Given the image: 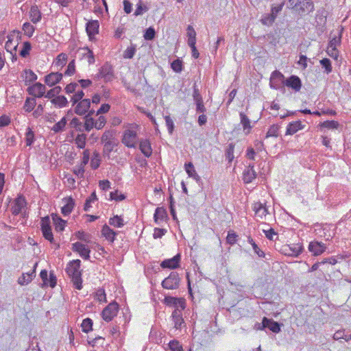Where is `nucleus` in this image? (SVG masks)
<instances>
[{"mask_svg":"<svg viewBox=\"0 0 351 351\" xmlns=\"http://www.w3.org/2000/svg\"><path fill=\"white\" fill-rule=\"evenodd\" d=\"M193 99L194 102L203 101V98L202 95L200 94L199 90L197 86L196 83H194L193 86Z\"/></svg>","mask_w":351,"mask_h":351,"instance_id":"obj_59","label":"nucleus"},{"mask_svg":"<svg viewBox=\"0 0 351 351\" xmlns=\"http://www.w3.org/2000/svg\"><path fill=\"white\" fill-rule=\"evenodd\" d=\"M305 125H303L300 121H295L290 122L286 130V135H293L298 131L304 129Z\"/></svg>","mask_w":351,"mask_h":351,"instance_id":"obj_19","label":"nucleus"},{"mask_svg":"<svg viewBox=\"0 0 351 351\" xmlns=\"http://www.w3.org/2000/svg\"><path fill=\"white\" fill-rule=\"evenodd\" d=\"M167 218V213L166 210L163 207H158L155 210L154 215V219L156 223L158 221H163Z\"/></svg>","mask_w":351,"mask_h":351,"instance_id":"obj_34","label":"nucleus"},{"mask_svg":"<svg viewBox=\"0 0 351 351\" xmlns=\"http://www.w3.org/2000/svg\"><path fill=\"white\" fill-rule=\"evenodd\" d=\"M138 141L137 133L132 130H125L121 142L128 147L134 148Z\"/></svg>","mask_w":351,"mask_h":351,"instance_id":"obj_4","label":"nucleus"},{"mask_svg":"<svg viewBox=\"0 0 351 351\" xmlns=\"http://www.w3.org/2000/svg\"><path fill=\"white\" fill-rule=\"evenodd\" d=\"M97 200V197L95 192H93L91 195L86 199L84 210L85 211H88L90 208H91V204Z\"/></svg>","mask_w":351,"mask_h":351,"instance_id":"obj_51","label":"nucleus"},{"mask_svg":"<svg viewBox=\"0 0 351 351\" xmlns=\"http://www.w3.org/2000/svg\"><path fill=\"white\" fill-rule=\"evenodd\" d=\"M31 49V43L28 41L24 42L23 44V48L19 52L20 56L23 58H26L29 54Z\"/></svg>","mask_w":351,"mask_h":351,"instance_id":"obj_55","label":"nucleus"},{"mask_svg":"<svg viewBox=\"0 0 351 351\" xmlns=\"http://www.w3.org/2000/svg\"><path fill=\"white\" fill-rule=\"evenodd\" d=\"M51 101L54 106L58 108L66 107L69 104L67 99L64 95H58L56 97L52 99Z\"/></svg>","mask_w":351,"mask_h":351,"instance_id":"obj_35","label":"nucleus"},{"mask_svg":"<svg viewBox=\"0 0 351 351\" xmlns=\"http://www.w3.org/2000/svg\"><path fill=\"white\" fill-rule=\"evenodd\" d=\"M285 80L284 75L280 71L276 70L271 73L270 77V87L275 90H280L282 93H285Z\"/></svg>","mask_w":351,"mask_h":351,"instance_id":"obj_2","label":"nucleus"},{"mask_svg":"<svg viewBox=\"0 0 351 351\" xmlns=\"http://www.w3.org/2000/svg\"><path fill=\"white\" fill-rule=\"evenodd\" d=\"M81 267V261L75 259L68 263L65 271L71 279L75 289L81 290L82 289V271L80 269Z\"/></svg>","mask_w":351,"mask_h":351,"instance_id":"obj_1","label":"nucleus"},{"mask_svg":"<svg viewBox=\"0 0 351 351\" xmlns=\"http://www.w3.org/2000/svg\"><path fill=\"white\" fill-rule=\"evenodd\" d=\"M43 235L45 239L48 240L51 243H54V238L51 231V228L42 229Z\"/></svg>","mask_w":351,"mask_h":351,"instance_id":"obj_62","label":"nucleus"},{"mask_svg":"<svg viewBox=\"0 0 351 351\" xmlns=\"http://www.w3.org/2000/svg\"><path fill=\"white\" fill-rule=\"evenodd\" d=\"M35 141L34 133L30 128L25 132V143L27 146H31Z\"/></svg>","mask_w":351,"mask_h":351,"instance_id":"obj_48","label":"nucleus"},{"mask_svg":"<svg viewBox=\"0 0 351 351\" xmlns=\"http://www.w3.org/2000/svg\"><path fill=\"white\" fill-rule=\"evenodd\" d=\"M119 145V141H113L112 142H106L104 143L103 156L104 158L110 159V154L114 151V148Z\"/></svg>","mask_w":351,"mask_h":351,"instance_id":"obj_25","label":"nucleus"},{"mask_svg":"<svg viewBox=\"0 0 351 351\" xmlns=\"http://www.w3.org/2000/svg\"><path fill=\"white\" fill-rule=\"evenodd\" d=\"M63 73L52 72L45 77V82L49 86H53L60 82L62 79Z\"/></svg>","mask_w":351,"mask_h":351,"instance_id":"obj_16","label":"nucleus"},{"mask_svg":"<svg viewBox=\"0 0 351 351\" xmlns=\"http://www.w3.org/2000/svg\"><path fill=\"white\" fill-rule=\"evenodd\" d=\"M285 86L291 88L295 92H298L302 88V81L298 76L292 75L285 80Z\"/></svg>","mask_w":351,"mask_h":351,"instance_id":"obj_12","label":"nucleus"},{"mask_svg":"<svg viewBox=\"0 0 351 351\" xmlns=\"http://www.w3.org/2000/svg\"><path fill=\"white\" fill-rule=\"evenodd\" d=\"M36 276V270L34 269L31 272L23 274V275L19 278L18 282L21 285H27L30 282L33 278Z\"/></svg>","mask_w":351,"mask_h":351,"instance_id":"obj_32","label":"nucleus"},{"mask_svg":"<svg viewBox=\"0 0 351 351\" xmlns=\"http://www.w3.org/2000/svg\"><path fill=\"white\" fill-rule=\"evenodd\" d=\"M95 113V110L91 108L88 113L84 117V130L86 132H90L93 128H95V119L93 118Z\"/></svg>","mask_w":351,"mask_h":351,"instance_id":"obj_20","label":"nucleus"},{"mask_svg":"<svg viewBox=\"0 0 351 351\" xmlns=\"http://www.w3.org/2000/svg\"><path fill=\"white\" fill-rule=\"evenodd\" d=\"M234 144L232 143H229L226 149V154H225L226 158L228 160L229 163H231L234 158Z\"/></svg>","mask_w":351,"mask_h":351,"instance_id":"obj_46","label":"nucleus"},{"mask_svg":"<svg viewBox=\"0 0 351 351\" xmlns=\"http://www.w3.org/2000/svg\"><path fill=\"white\" fill-rule=\"evenodd\" d=\"M71 250L77 252L83 259H90V250L86 245L80 242H75L72 244Z\"/></svg>","mask_w":351,"mask_h":351,"instance_id":"obj_8","label":"nucleus"},{"mask_svg":"<svg viewBox=\"0 0 351 351\" xmlns=\"http://www.w3.org/2000/svg\"><path fill=\"white\" fill-rule=\"evenodd\" d=\"M136 51V45L132 44L130 47H128L123 52V56L124 58L132 59Z\"/></svg>","mask_w":351,"mask_h":351,"instance_id":"obj_52","label":"nucleus"},{"mask_svg":"<svg viewBox=\"0 0 351 351\" xmlns=\"http://www.w3.org/2000/svg\"><path fill=\"white\" fill-rule=\"evenodd\" d=\"M156 34L154 28L149 27L145 29L143 37L146 40H152L156 37Z\"/></svg>","mask_w":351,"mask_h":351,"instance_id":"obj_58","label":"nucleus"},{"mask_svg":"<svg viewBox=\"0 0 351 351\" xmlns=\"http://www.w3.org/2000/svg\"><path fill=\"white\" fill-rule=\"evenodd\" d=\"M171 68L176 73H181L183 70V62L182 60L179 58L173 60L171 63Z\"/></svg>","mask_w":351,"mask_h":351,"instance_id":"obj_49","label":"nucleus"},{"mask_svg":"<svg viewBox=\"0 0 351 351\" xmlns=\"http://www.w3.org/2000/svg\"><path fill=\"white\" fill-rule=\"evenodd\" d=\"M108 223L110 226L116 228H122L124 226L125 223L121 216L114 215L112 217L109 219Z\"/></svg>","mask_w":351,"mask_h":351,"instance_id":"obj_37","label":"nucleus"},{"mask_svg":"<svg viewBox=\"0 0 351 351\" xmlns=\"http://www.w3.org/2000/svg\"><path fill=\"white\" fill-rule=\"evenodd\" d=\"M117 232L114 231L111 229L108 225L105 224L103 226L101 229V234L104 236L108 241L113 243L115 240L116 236L117 235Z\"/></svg>","mask_w":351,"mask_h":351,"instance_id":"obj_22","label":"nucleus"},{"mask_svg":"<svg viewBox=\"0 0 351 351\" xmlns=\"http://www.w3.org/2000/svg\"><path fill=\"white\" fill-rule=\"evenodd\" d=\"M167 351H183L182 345L176 339L171 340L167 344Z\"/></svg>","mask_w":351,"mask_h":351,"instance_id":"obj_38","label":"nucleus"},{"mask_svg":"<svg viewBox=\"0 0 351 351\" xmlns=\"http://www.w3.org/2000/svg\"><path fill=\"white\" fill-rule=\"evenodd\" d=\"M27 90L29 95L35 97L40 98L42 97H45L46 88L43 84L36 82L32 86H29L27 88Z\"/></svg>","mask_w":351,"mask_h":351,"instance_id":"obj_13","label":"nucleus"},{"mask_svg":"<svg viewBox=\"0 0 351 351\" xmlns=\"http://www.w3.org/2000/svg\"><path fill=\"white\" fill-rule=\"evenodd\" d=\"M25 74V81L27 82H33L37 80V75L31 69H25L24 71Z\"/></svg>","mask_w":351,"mask_h":351,"instance_id":"obj_61","label":"nucleus"},{"mask_svg":"<svg viewBox=\"0 0 351 351\" xmlns=\"http://www.w3.org/2000/svg\"><path fill=\"white\" fill-rule=\"evenodd\" d=\"M241 124L243 126L245 134L247 135L251 132L252 126L250 124V120L244 112L239 113Z\"/></svg>","mask_w":351,"mask_h":351,"instance_id":"obj_27","label":"nucleus"},{"mask_svg":"<svg viewBox=\"0 0 351 351\" xmlns=\"http://www.w3.org/2000/svg\"><path fill=\"white\" fill-rule=\"evenodd\" d=\"M26 205L27 202L25 197L22 195L19 196L14 199L10 208L12 214L14 216L19 215L25 209Z\"/></svg>","mask_w":351,"mask_h":351,"instance_id":"obj_7","label":"nucleus"},{"mask_svg":"<svg viewBox=\"0 0 351 351\" xmlns=\"http://www.w3.org/2000/svg\"><path fill=\"white\" fill-rule=\"evenodd\" d=\"M93 320L90 318H86L81 324L82 330L85 333H88L93 330Z\"/></svg>","mask_w":351,"mask_h":351,"instance_id":"obj_40","label":"nucleus"},{"mask_svg":"<svg viewBox=\"0 0 351 351\" xmlns=\"http://www.w3.org/2000/svg\"><path fill=\"white\" fill-rule=\"evenodd\" d=\"M280 126L276 124L271 125L266 134L265 138L278 137Z\"/></svg>","mask_w":351,"mask_h":351,"instance_id":"obj_53","label":"nucleus"},{"mask_svg":"<svg viewBox=\"0 0 351 351\" xmlns=\"http://www.w3.org/2000/svg\"><path fill=\"white\" fill-rule=\"evenodd\" d=\"M113 70L110 65L108 64H104L99 71V73L95 75V79L102 78L106 82H110L113 79Z\"/></svg>","mask_w":351,"mask_h":351,"instance_id":"obj_6","label":"nucleus"},{"mask_svg":"<svg viewBox=\"0 0 351 351\" xmlns=\"http://www.w3.org/2000/svg\"><path fill=\"white\" fill-rule=\"evenodd\" d=\"M181 260V255L177 254L171 258L165 259L160 263V267L162 269H175L180 267V262Z\"/></svg>","mask_w":351,"mask_h":351,"instance_id":"obj_11","label":"nucleus"},{"mask_svg":"<svg viewBox=\"0 0 351 351\" xmlns=\"http://www.w3.org/2000/svg\"><path fill=\"white\" fill-rule=\"evenodd\" d=\"M101 158L99 153L95 152L91 159L90 166L94 170L98 169L100 166Z\"/></svg>","mask_w":351,"mask_h":351,"instance_id":"obj_45","label":"nucleus"},{"mask_svg":"<svg viewBox=\"0 0 351 351\" xmlns=\"http://www.w3.org/2000/svg\"><path fill=\"white\" fill-rule=\"evenodd\" d=\"M253 210L256 217L263 219L268 213V209L261 202H256L254 204Z\"/></svg>","mask_w":351,"mask_h":351,"instance_id":"obj_23","label":"nucleus"},{"mask_svg":"<svg viewBox=\"0 0 351 351\" xmlns=\"http://www.w3.org/2000/svg\"><path fill=\"white\" fill-rule=\"evenodd\" d=\"M84 96V93L82 90H76L75 94L71 97V101L73 103V106H75L80 100H82Z\"/></svg>","mask_w":351,"mask_h":351,"instance_id":"obj_54","label":"nucleus"},{"mask_svg":"<svg viewBox=\"0 0 351 351\" xmlns=\"http://www.w3.org/2000/svg\"><path fill=\"white\" fill-rule=\"evenodd\" d=\"M86 135L84 134H77L75 139V143L77 145V147L80 149H83L86 146Z\"/></svg>","mask_w":351,"mask_h":351,"instance_id":"obj_44","label":"nucleus"},{"mask_svg":"<svg viewBox=\"0 0 351 351\" xmlns=\"http://www.w3.org/2000/svg\"><path fill=\"white\" fill-rule=\"evenodd\" d=\"M257 176L256 172L254 170V164L249 163L247 167L243 172V180L244 183H251Z\"/></svg>","mask_w":351,"mask_h":351,"instance_id":"obj_14","label":"nucleus"},{"mask_svg":"<svg viewBox=\"0 0 351 351\" xmlns=\"http://www.w3.org/2000/svg\"><path fill=\"white\" fill-rule=\"evenodd\" d=\"M333 339L335 340L344 339L346 341H348L351 339V335L346 334L344 330H339L333 335Z\"/></svg>","mask_w":351,"mask_h":351,"instance_id":"obj_41","label":"nucleus"},{"mask_svg":"<svg viewBox=\"0 0 351 351\" xmlns=\"http://www.w3.org/2000/svg\"><path fill=\"white\" fill-rule=\"evenodd\" d=\"M139 149L143 155L149 158L152 154L151 143L148 139H141L139 141Z\"/></svg>","mask_w":351,"mask_h":351,"instance_id":"obj_18","label":"nucleus"},{"mask_svg":"<svg viewBox=\"0 0 351 351\" xmlns=\"http://www.w3.org/2000/svg\"><path fill=\"white\" fill-rule=\"evenodd\" d=\"M113 141H118V139L116 138V131L112 129L106 130L101 137V142L103 144Z\"/></svg>","mask_w":351,"mask_h":351,"instance_id":"obj_29","label":"nucleus"},{"mask_svg":"<svg viewBox=\"0 0 351 351\" xmlns=\"http://www.w3.org/2000/svg\"><path fill=\"white\" fill-rule=\"evenodd\" d=\"M110 199L111 200L119 202L125 199V195L122 193H120L118 190H116L114 191L110 192Z\"/></svg>","mask_w":351,"mask_h":351,"instance_id":"obj_64","label":"nucleus"},{"mask_svg":"<svg viewBox=\"0 0 351 351\" xmlns=\"http://www.w3.org/2000/svg\"><path fill=\"white\" fill-rule=\"evenodd\" d=\"M321 128H326L328 129H337L339 124L336 121H326L319 124Z\"/></svg>","mask_w":351,"mask_h":351,"instance_id":"obj_60","label":"nucleus"},{"mask_svg":"<svg viewBox=\"0 0 351 351\" xmlns=\"http://www.w3.org/2000/svg\"><path fill=\"white\" fill-rule=\"evenodd\" d=\"M23 30L24 31L25 34L30 38L33 36V34L35 31V27L29 23L25 22L23 25Z\"/></svg>","mask_w":351,"mask_h":351,"instance_id":"obj_56","label":"nucleus"},{"mask_svg":"<svg viewBox=\"0 0 351 351\" xmlns=\"http://www.w3.org/2000/svg\"><path fill=\"white\" fill-rule=\"evenodd\" d=\"M119 311V304L116 302H110L102 311L101 316L106 322H110L117 314Z\"/></svg>","mask_w":351,"mask_h":351,"instance_id":"obj_5","label":"nucleus"},{"mask_svg":"<svg viewBox=\"0 0 351 351\" xmlns=\"http://www.w3.org/2000/svg\"><path fill=\"white\" fill-rule=\"evenodd\" d=\"M286 254L291 256H298L303 251V247L300 244H293L285 249Z\"/></svg>","mask_w":351,"mask_h":351,"instance_id":"obj_30","label":"nucleus"},{"mask_svg":"<svg viewBox=\"0 0 351 351\" xmlns=\"http://www.w3.org/2000/svg\"><path fill=\"white\" fill-rule=\"evenodd\" d=\"M99 23L97 20L88 21L86 24V31L90 40L99 33Z\"/></svg>","mask_w":351,"mask_h":351,"instance_id":"obj_15","label":"nucleus"},{"mask_svg":"<svg viewBox=\"0 0 351 351\" xmlns=\"http://www.w3.org/2000/svg\"><path fill=\"white\" fill-rule=\"evenodd\" d=\"M66 117H62L60 121L53 125L51 128V130L54 132V133H59L62 132L64 130V128L66 124Z\"/></svg>","mask_w":351,"mask_h":351,"instance_id":"obj_39","label":"nucleus"},{"mask_svg":"<svg viewBox=\"0 0 351 351\" xmlns=\"http://www.w3.org/2000/svg\"><path fill=\"white\" fill-rule=\"evenodd\" d=\"M326 248V245L324 243L315 240L311 241L308 247V251L315 256L323 254Z\"/></svg>","mask_w":351,"mask_h":351,"instance_id":"obj_10","label":"nucleus"},{"mask_svg":"<svg viewBox=\"0 0 351 351\" xmlns=\"http://www.w3.org/2000/svg\"><path fill=\"white\" fill-rule=\"evenodd\" d=\"M319 63L323 69H324V72L327 74L332 72V67L331 64V61L328 58H323L319 61Z\"/></svg>","mask_w":351,"mask_h":351,"instance_id":"obj_50","label":"nucleus"},{"mask_svg":"<svg viewBox=\"0 0 351 351\" xmlns=\"http://www.w3.org/2000/svg\"><path fill=\"white\" fill-rule=\"evenodd\" d=\"M264 321L265 323V327L268 328L273 332L278 333L281 331V326L278 322L266 317H264Z\"/></svg>","mask_w":351,"mask_h":351,"instance_id":"obj_26","label":"nucleus"},{"mask_svg":"<svg viewBox=\"0 0 351 351\" xmlns=\"http://www.w3.org/2000/svg\"><path fill=\"white\" fill-rule=\"evenodd\" d=\"M75 237L82 241L89 243L90 241V234L84 232V231H77L75 232Z\"/></svg>","mask_w":351,"mask_h":351,"instance_id":"obj_63","label":"nucleus"},{"mask_svg":"<svg viewBox=\"0 0 351 351\" xmlns=\"http://www.w3.org/2000/svg\"><path fill=\"white\" fill-rule=\"evenodd\" d=\"M75 202L73 198L69 197L66 199V204L62 207L61 212L64 216L69 215L74 207Z\"/></svg>","mask_w":351,"mask_h":351,"instance_id":"obj_36","label":"nucleus"},{"mask_svg":"<svg viewBox=\"0 0 351 351\" xmlns=\"http://www.w3.org/2000/svg\"><path fill=\"white\" fill-rule=\"evenodd\" d=\"M70 125L71 128H74L75 130L78 132H83L84 130V125L77 117L73 118L70 123Z\"/></svg>","mask_w":351,"mask_h":351,"instance_id":"obj_43","label":"nucleus"},{"mask_svg":"<svg viewBox=\"0 0 351 351\" xmlns=\"http://www.w3.org/2000/svg\"><path fill=\"white\" fill-rule=\"evenodd\" d=\"M90 105L91 101L90 99L80 100L77 104H75L74 112L78 115H84L86 113L88 114L91 110Z\"/></svg>","mask_w":351,"mask_h":351,"instance_id":"obj_9","label":"nucleus"},{"mask_svg":"<svg viewBox=\"0 0 351 351\" xmlns=\"http://www.w3.org/2000/svg\"><path fill=\"white\" fill-rule=\"evenodd\" d=\"M67 61V55L64 53H60L55 61V64L58 66L63 67Z\"/></svg>","mask_w":351,"mask_h":351,"instance_id":"obj_57","label":"nucleus"},{"mask_svg":"<svg viewBox=\"0 0 351 351\" xmlns=\"http://www.w3.org/2000/svg\"><path fill=\"white\" fill-rule=\"evenodd\" d=\"M171 318L174 324V328L176 329H181L182 325L184 323L182 318V310L176 308L171 314Z\"/></svg>","mask_w":351,"mask_h":351,"instance_id":"obj_17","label":"nucleus"},{"mask_svg":"<svg viewBox=\"0 0 351 351\" xmlns=\"http://www.w3.org/2000/svg\"><path fill=\"white\" fill-rule=\"evenodd\" d=\"M52 219L53 221L55 230L57 232H62L64 230L66 221L62 219L61 217L58 216L57 215H52Z\"/></svg>","mask_w":351,"mask_h":351,"instance_id":"obj_33","label":"nucleus"},{"mask_svg":"<svg viewBox=\"0 0 351 351\" xmlns=\"http://www.w3.org/2000/svg\"><path fill=\"white\" fill-rule=\"evenodd\" d=\"M29 17L32 22L34 24L41 20L42 14L36 5H32L29 11Z\"/></svg>","mask_w":351,"mask_h":351,"instance_id":"obj_28","label":"nucleus"},{"mask_svg":"<svg viewBox=\"0 0 351 351\" xmlns=\"http://www.w3.org/2000/svg\"><path fill=\"white\" fill-rule=\"evenodd\" d=\"M36 104V99L34 97H27L23 106L24 110L29 112L33 110Z\"/></svg>","mask_w":351,"mask_h":351,"instance_id":"obj_42","label":"nucleus"},{"mask_svg":"<svg viewBox=\"0 0 351 351\" xmlns=\"http://www.w3.org/2000/svg\"><path fill=\"white\" fill-rule=\"evenodd\" d=\"M165 304L167 306H173L178 308V302H180L181 310L185 308V302L182 298H178L173 296H166L164 300Z\"/></svg>","mask_w":351,"mask_h":351,"instance_id":"obj_21","label":"nucleus"},{"mask_svg":"<svg viewBox=\"0 0 351 351\" xmlns=\"http://www.w3.org/2000/svg\"><path fill=\"white\" fill-rule=\"evenodd\" d=\"M62 91V88L59 86H55L54 88L50 89L47 92V93L45 95V97L48 99H53L54 97H56L59 93Z\"/></svg>","mask_w":351,"mask_h":351,"instance_id":"obj_47","label":"nucleus"},{"mask_svg":"<svg viewBox=\"0 0 351 351\" xmlns=\"http://www.w3.org/2000/svg\"><path fill=\"white\" fill-rule=\"evenodd\" d=\"M184 169L188 176L191 178H193L196 181L200 180L199 176L196 173L195 167L192 162H189L184 164Z\"/></svg>","mask_w":351,"mask_h":351,"instance_id":"obj_31","label":"nucleus"},{"mask_svg":"<svg viewBox=\"0 0 351 351\" xmlns=\"http://www.w3.org/2000/svg\"><path fill=\"white\" fill-rule=\"evenodd\" d=\"M180 278L176 271H171L168 277L162 282V286L166 289H176L179 287Z\"/></svg>","mask_w":351,"mask_h":351,"instance_id":"obj_3","label":"nucleus"},{"mask_svg":"<svg viewBox=\"0 0 351 351\" xmlns=\"http://www.w3.org/2000/svg\"><path fill=\"white\" fill-rule=\"evenodd\" d=\"M314 10V5L311 0H301L298 10L300 13H310Z\"/></svg>","mask_w":351,"mask_h":351,"instance_id":"obj_24","label":"nucleus"}]
</instances>
